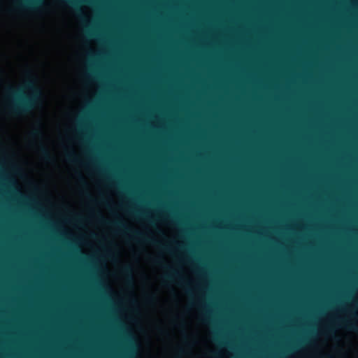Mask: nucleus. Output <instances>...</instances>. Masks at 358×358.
<instances>
[{"mask_svg":"<svg viewBox=\"0 0 358 358\" xmlns=\"http://www.w3.org/2000/svg\"><path fill=\"white\" fill-rule=\"evenodd\" d=\"M24 88L29 91V94L22 93V90H14L9 86L6 90L13 98L14 102L10 106V110L13 114L24 115L29 114L39 106L41 103L42 92L36 86L35 79H29L24 84Z\"/></svg>","mask_w":358,"mask_h":358,"instance_id":"obj_1","label":"nucleus"},{"mask_svg":"<svg viewBox=\"0 0 358 358\" xmlns=\"http://www.w3.org/2000/svg\"><path fill=\"white\" fill-rule=\"evenodd\" d=\"M42 0H22L21 2L16 3L17 8H27L36 10L42 4Z\"/></svg>","mask_w":358,"mask_h":358,"instance_id":"obj_2","label":"nucleus"},{"mask_svg":"<svg viewBox=\"0 0 358 358\" xmlns=\"http://www.w3.org/2000/svg\"><path fill=\"white\" fill-rule=\"evenodd\" d=\"M131 237L134 239L142 240L143 241L152 243L153 244L158 243L154 239H150V238H146L143 234H141V232H139L138 231H131Z\"/></svg>","mask_w":358,"mask_h":358,"instance_id":"obj_3","label":"nucleus"},{"mask_svg":"<svg viewBox=\"0 0 358 358\" xmlns=\"http://www.w3.org/2000/svg\"><path fill=\"white\" fill-rule=\"evenodd\" d=\"M111 224L113 227L117 228L120 231H123L124 233L130 232V230L129 229V228H127V226L122 222L116 221V222L111 223Z\"/></svg>","mask_w":358,"mask_h":358,"instance_id":"obj_4","label":"nucleus"},{"mask_svg":"<svg viewBox=\"0 0 358 358\" xmlns=\"http://www.w3.org/2000/svg\"><path fill=\"white\" fill-rule=\"evenodd\" d=\"M122 272L124 273V274H125L129 280L130 282L132 281L133 280V277H132V272H133V270H132V268L131 266H124L123 268H122Z\"/></svg>","mask_w":358,"mask_h":358,"instance_id":"obj_5","label":"nucleus"},{"mask_svg":"<svg viewBox=\"0 0 358 358\" xmlns=\"http://www.w3.org/2000/svg\"><path fill=\"white\" fill-rule=\"evenodd\" d=\"M40 152L44 159L49 161L51 159L49 151L44 145L40 147Z\"/></svg>","mask_w":358,"mask_h":358,"instance_id":"obj_6","label":"nucleus"},{"mask_svg":"<svg viewBox=\"0 0 358 358\" xmlns=\"http://www.w3.org/2000/svg\"><path fill=\"white\" fill-rule=\"evenodd\" d=\"M31 135L33 137H35V138H41L43 136V133H42L41 127H38V128L34 129L31 132Z\"/></svg>","mask_w":358,"mask_h":358,"instance_id":"obj_7","label":"nucleus"},{"mask_svg":"<svg viewBox=\"0 0 358 358\" xmlns=\"http://www.w3.org/2000/svg\"><path fill=\"white\" fill-rule=\"evenodd\" d=\"M170 273L169 274H167L164 276V278L167 280H172L174 277H177L178 276V273L173 269H171L170 268Z\"/></svg>","mask_w":358,"mask_h":358,"instance_id":"obj_8","label":"nucleus"},{"mask_svg":"<svg viewBox=\"0 0 358 358\" xmlns=\"http://www.w3.org/2000/svg\"><path fill=\"white\" fill-rule=\"evenodd\" d=\"M67 159L69 162H73V163H78L79 162L78 158L72 152L67 154Z\"/></svg>","mask_w":358,"mask_h":358,"instance_id":"obj_9","label":"nucleus"},{"mask_svg":"<svg viewBox=\"0 0 358 358\" xmlns=\"http://www.w3.org/2000/svg\"><path fill=\"white\" fill-rule=\"evenodd\" d=\"M345 326L346 328L350 330L358 331V327L350 323H345Z\"/></svg>","mask_w":358,"mask_h":358,"instance_id":"obj_10","label":"nucleus"},{"mask_svg":"<svg viewBox=\"0 0 358 358\" xmlns=\"http://www.w3.org/2000/svg\"><path fill=\"white\" fill-rule=\"evenodd\" d=\"M67 1L70 4L76 8H78V3L77 1H76V0H67Z\"/></svg>","mask_w":358,"mask_h":358,"instance_id":"obj_11","label":"nucleus"},{"mask_svg":"<svg viewBox=\"0 0 358 358\" xmlns=\"http://www.w3.org/2000/svg\"><path fill=\"white\" fill-rule=\"evenodd\" d=\"M184 353H185V350H184V349H183V348H179L178 349V350H177V355H176V356H177L178 357H180L181 355H184Z\"/></svg>","mask_w":358,"mask_h":358,"instance_id":"obj_12","label":"nucleus"},{"mask_svg":"<svg viewBox=\"0 0 358 358\" xmlns=\"http://www.w3.org/2000/svg\"><path fill=\"white\" fill-rule=\"evenodd\" d=\"M333 332H334V329H333L332 328H331V327L327 328V329H326V331H325V334H331V333H333Z\"/></svg>","mask_w":358,"mask_h":358,"instance_id":"obj_13","label":"nucleus"},{"mask_svg":"<svg viewBox=\"0 0 358 358\" xmlns=\"http://www.w3.org/2000/svg\"><path fill=\"white\" fill-rule=\"evenodd\" d=\"M3 69L0 67V82L2 81L3 80Z\"/></svg>","mask_w":358,"mask_h":358,"instance_id":"obj_14","label":"nucleus"},{"mask_svg":"<svg viewBox=\"0 0 358 358\" xmlns=\"http://www.w3.org/2000/svg\"><path fill=\"white\" fill-rule=\"evenodd\" d=\"M161 248L164 250H167V251H169L170 250V248L167 245H163V246H161Z\"/></svg>","mask_w":358,"mask_h":358,"instance_id":"obj_15","label":"nucleus"},{"mask_svg":"<svg viewBox=\"0 0 358 358\" xmlns=\"http://www.w3.org/2000/svg\"><path fill=\"white\" fill-rule=\"evenodd\" d=\"M212 355H213V356L215 358H217V354H216V353H214V352H213Z\"/></svg>","mask_w":358,"mask_h":358,"instance_id":"obj_16","label":"nucleus"},{"mask_svg":"<svg viewBox=\"0 0 358 358\" xmlns=\"http://www.w3.org/2000/svg\"><path fill=\"white\" fill-rule=\"evenodd\" d=\"M207 320H208L207 317H203V320L204 322L207 321Z\"/></svg>","mask_w":358,"mask_h":358,"instance_id":"obj_17","label":"nucleus"},{"mask_svg":"<svg viewBox=\"0 0 358 358\" xmlns=\"http://www.w3.org/2000/svg\"><path fill=\"white\" fill-rule=\"evenodd\" d=\"M155 262H156V263H159V259H155Z\"/></svg>","mask_w":358,"mask_h":358,"instance_id":"obj_18","label":"nucleus"}]
</instances>
